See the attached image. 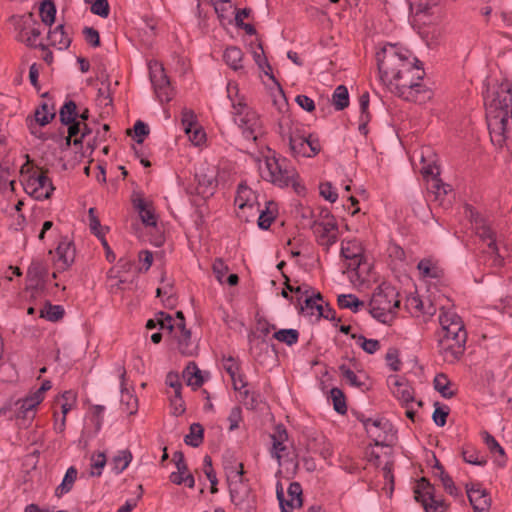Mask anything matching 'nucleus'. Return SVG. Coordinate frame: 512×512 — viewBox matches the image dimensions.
Masks as SVG:
<instances>
[{"instance_id": "obj_53", "label": "nucleus", "mask_w": 512, "mask_h": 512, "mask_svg": "<svg viewBox=\"0 0 512 512\" xmlns=\"http://www.w3.org/2000/svg\"><path fill=\"white\" fill-rule=\"evenodd\" d=\"M429 190L435 195V199L439 200L440 204L443 203V197H445L450 191V186L441 182L438 178L431 179L429 184Z\"/></svg>"}, {"instance_id": "obj_18", "label": "nucleus", "mask_w": 512, "mask_h": 512, "mask_svg": "<svg viewBox=\"0 0 512 512\" xmlns=\"http://www.w3.org/2000/svg\"><path fill=\"white\" fill-rule=\"evenodd\" d=\"M416 501L420 502L426 512H440L443 509V502L434 494V487L425 479H420L415 488Z\"/></svg>"}, {"instance_id": "obj_22", "label": "nucleus", "mask_w": 512, "mask_h": 512, "mask_svg": "<svg viewBox=\"0 0 512 512\" xmlns=\"http://www.w3.org/2000/svg\"><path fill=\"white\" fill-rule=\"evenodd\" d=\"M271 441L272 447L270 454L272 458L277 460L279 466H281L282 461L288 459L291 449L286 429L283 426H277L271 434Z\"/></svg>"}, {"instance_id": "obj_61", "label": "nucleus", "mask_w": 512, "mask_h": 512, "mask_svg": "<svg viewBox=\"0 0 512 512\" xmlns=\"http://www.w3.org/2000/svg\"><path fill=\"white\" fill-rule=\"evenodd\" d=\"M69 136H76L77 134H81L80 140L75 139L74 143L77 144L81 142L82 139L91 134V129L88 127L87 123L77 121L69 126L68 128Z\"/></svg>"}, {"instance_id": "obj_2", "label": "nucleus", "mask_w": 512, "mask_h": 512, "mask_svg": "<svg viewBox=\"0 0 512 512\" xmlns=\"http://www.w3.org/2000/svg\"><path fill=\"white\" fill-rule=\"evenodd\" d=\"M407 306L410 312L416 316H433L440 310L439 323L443 336L455 338L467 337V332L462 318L457 314L449 300L445 297L423 300L419 296H410L407 299Z\"/></svg>"}, {"instance_id": "obj_62", "label": "nucleus", "mask_w": 512, "mask_h": 512, "mask_svg": "<svg viewBox=\"0 0 512 512\" xmlns=\"http://www.w3.org/2000/svg\"><path fill=\"white\" fill-rule=\"evenodd\" d=\"M252 55L255 63L264 74L265 71L272 73L271 66L267 61V58L264 54V50L261 45H258L257 48L253 50Z\"/></svg>"}, {"instance_id": "obj_14", "label": "nucleus", "mask_w": 512, "mask_h": 512, "mask_svg": "<svg viewBox=\"0 0 512 512\" xmlns=\"http://www.w3.org/2000/svg\"><path fill=\"white\" fill-rule=\"evenodd\" d=\"M42 402L32 392L14 401L11 409L16 420L23 426H28L36 416L37 409Z\"/></svg>"}, {"instance_id": "obj_32", "label": "nucleus", "mask_w": 512, "mask_h": 512, "mask_svg": "<svg viewBox=\"0 0 512 512\" xmlns=\"http://www.w3.org/2000/svg\"><path fill=\"white\" fill-rule=\"evenodd\" d=\"M48 40L50 45L58 50H66L72 41L70 33L63 24L57 25L48 32Z\"/></svg>"}, {"instance_id": "obj_51", "label": "nucleus", "mask_w": 512, "mask_h": 512, "mask_svg": "<svg viewBox=\"0 0 512 512\" xmlns=\"http://www.w3.org/2000/svg\"><path fill=\"white\" fill-rule=\"evenodd\" d=\"M57 401L60 403L62 415L66 416L75 407L77 397L73 391H65L57 398Z\"/></svg>"}, {"instance_id": "obj_58", "label": "nucleus", "mask_w": 512, "mask_h": 512, "mask_svg": "<svg viewBox=\"0 0 512 512\" xmlns=\"http://www.w3.org/2000/svg\"><path fill=\"white\" fill-rule=\"evenodd\" d=\"M106 464L107 459L103 452L93 454L90 459L91 475L100 476Z\"/></svg>"}, {"instance_id": "obj_40", "label": "nucleus", "mask_w": 512, "mask_h": 512, "mask_svg": "<svg viewBox=\"0 0 512 512\" xmlns=\"http://www.w3.org/2000/svg\"><path fill=\"white\" fill-rule=\"evenodd\" d=\"M173 461L175 463L177 471L172 472L170 474V480L172 483L176 485H181L183 484V476L189 473L183 453L180 451H176L173 454Z\"/></svg>"}, {"instance_id": "obj_4", "label": "nucleus", "mask_w": 512, "mask_h": 512, "mask_svg": "<svg viewBox=\"0 0 512 512\" xmlns=\"http://www.w3.org/2000/svg\"><path fill=\"white\" fill-rule=\"evenodd\" d=\"M227 96L231 101L235 124L241 129L246 139L257 140L263 133L262 121L258 113L248 107L244 98L239 95L236 83L229 82L227 84Z\"/></svg>"}, {"instance_id": "obj_29", "label": "nucleus", "mask_w": 512, "mask_h": 512, "mask_svg": "<svg viewBox=\"0 0 512 512\" xmlns=\"http://www.w3.org/2000/svg\"><path fill=\"white\" fill-rule=\"evenodd\" d=\"M420 278L426 283H433L442 276V269L433 258H424L417 264Z\"/></svg>"}, {"instance_id": "obj_52", "label": "nucleus", "mask_w": 512, "mask_h": 512, "mask_svg": "<svg viewBox=\"0 0 512 512\" xmlns=\"http://www.w3.org/2000/svg\"><path fill=\"white\" fill-rule=\"evenodd\" d=\"M59 115H60L61 122L64 124L72 125L73 123L77 122L76 121L77 113H76L75 103L72 101L65 103L62 106V108L60 109Z\"/></svg>"}, {"instance_id": "obj_24", "label": "nucleus", "mask_w": 512, "mask_h": 512, "mask_svg": "<svg viewBox=\"0 0 512 512\" xmlns=\"http://www.w3.org/2000/svg\"><path fill=\"white\" fill-rule=\"evenodd\" d=\"M197 191L204 198L212 196L217 187V170L214 166L204 165L196 173Z\"/></svg>"}, {"instance_id": "obj_1", "label": "nucleus", "mask_w": 512, "mask_h": 512, "mask_svg": "<svg viewBox=\"0 0 512 512\" xmlns=\"http://www.w3.org/2000/svg\"><path fill=\"white\" fill-rule=\"evenodd\" d=\"M376 60L379 79L389 92L418 104L432 98V90L423 83L425 72L409 50L386 44L376 53Z\"/></svg>"}, {"instance_id": "obj_6", "label": "nucleus", "mask_w": 512, "mask_h": 512, "mask_svg": "<svg viewBox=\"0 0 512 512\" xmlns=\"http://www.w3.org/2000/svg\"><path fill=\"white\" fill-rule=\"evenodd\" d=\"M511 101L509 90L501 88L487 107L492 138L499 136V142L512 137V113L509 111Z\"/></svg>"}, {"instance_id": "obj_28", "label": "nucleus", "mask_w": 512, "mask_h": 512, "mask_svg": "<svg viewBox=\"0 0 512 512\" xmlns=\"http://www.w3.org/2000/svg\"><path fill=\"white\" fill-rule=\"evenodd\" d=\"M34 122H31L29 127L32 134L41 138L42 135L38 134L37 125L45 126L55 117L54 105L49 102H43L36 110L34 114Z\"/></svg>"}, {"instance_id": "obj_59", "label": "nucleus", "mask_w": 512, "mask_h": 512, "mask_svg": "<svg viewBox=\"0 0 512 512\" xmlns=\"http://www.w3.org/2000/svg\"><path fill=\"white\" fill-rule=\"evenodd\" d=\"M330 397L332 399L334 409L340 414H345L347 406L342 390L336 387L332 388L330 390Z\"/></svg>"}, {"instance_id": "obj_33", "label": "nucleus", "mask_w": 512, "mask_h": 512, "mask_svg": "<svg viewBox=\"0 0 512 512\" xmlns=\"http://www.w3.org/2000/svg\"><path fill=\"white\" fill-rule=\"evenodd\" d=\"M212 271L216 280L222 285L234 286L238 283V276L236 274L231 273L227 276L229 267L221 258L215 259L212 264Z\"/></svg>"}, {"instance_id": "obj_3", "label": "nucleus", "mask_w": 512, "mask_h": 512, "mask_svg": "<svg viewBox=\"0 0 512 512\" xmlns=\"http://www.w3.org/2000/svg\"><path fill=\"white\" fill-rule=\"evenodd\" d=\"M411 10L412 24L417 27L418 33L430 48L438 46L444 37V29L439 26L440 13L438 4L440 0H408Z\"/></svg>"}, {"instance_id": "obj_57", "label": "nucleus", "mask_w": 512, "mask_h": 512, "mask_svg": "<svg viewBox=\"0 0 512 512\" xmlns=\"http://www.w3.org/2000/svg\"><path fill=\"white\" fill-rule=\"evenodd\" d=\"M299 333L296 329H280L274 333V338L289 346L297 343Z\"/></svg>"}, {"instance_id": "obj_8", "label": "nucleus", "mask_w": 512, "mask_h": 512, "mask_svg": "<svg viewBox=\"0 0 512 512\" xmlns=\"http://www.w3.org/2000/svg\"><path fill=\"white\" fill-rule=\"evenodd\" d=\"M371 315L382 323H389L399 307L398 292L388 283H382L374 291L370 300Z\"/></svg>"}, {"instance_id": "obj_42", "label": "nucleus", "mask_w": 512, "mask_h": 512, "mask_svg": "<svg viewBox=\"0 0 512 512\" xmlns=\"http://www.w3.org/2000/svg\"><path fill=\"white\" fill-rule=\"evenodd\" d=\"M433 383L435 390L439 392L442 397L448 399L455 394L453 384L445 374H437Z\"/></svg>"}, {"instance_id": "obj_15", "label": "nucleus", "mask_w": 512, "mask_h": 512, "mask_svg": "<svg viewBox=\"0 0 512 512\" xmlns=\"http://www.w3.org/2000/svg\"><path fill=\"white\" fill-rule=\"evenodd\" d=\"M314 233L320 245L329 248L336 243L338 238V226L335 218L329 211L322 212L321 220L314 225Z\"/></svg>"}, {"instance_id": "obj_27", "label": "nucleus", "mask_w": 512, "mask_h": 512, "mask_svg": "<svg viewBox=\"0 0 512 512\" xmlns=\"http://www.w3.org/2000/svg\"><path fill=\"white\" fill-rule=\"evenodd\" d=\"M75 259V247L67 238L61 240L56 248L55 265L58 270H65Z\"/></svg>"}, {"instance_id": "obj_43", "label": "nucleus", "mask_w": 512, "mask_h": 512, "mask_svg": "<svg viewBox=\"0 0 512 512\" xmlns=\"http://www.w3.org/2000/svg\"><path fill=\"white\" fill-rule=\"evenodd\" d=\"M77 469L73 466L69 467L66 470V473L62 479V482L58 485L56 488V495L58 497L63 496L64 494H67L73 487L75 480L77 478Z\"/></svg>"}, {"instance_id": "obj_23", "label": "nucleus", "mask_w": 512, "mask_h": 512, "mask_svg": "<svg viewBox=\"0 0 512 512\" xmlns=\"http://www.w3.org/2000/svg\"><path fill=\"white\" fill-rule=\"evenodd\" d=\"M467 337L460 338L442 336L439 341V352L448 363H454L463 355Z\"/></svg>"}, {"instance_id": "obj_17", "label": "nucleus", "mask_w": 512, "mask_h": 512, "mask_svg": "<svg viewBox=\"0 0 512 512\" xmlns=\"http://www.w3.org/2000/svg\"><path fill=\"white\" fill-rule=\"evenodd\" d=\"M228 486L232 503L242 512H251L254 509V496L248 483L243 479Z\"/></svg>"}, {"instance_id": "obj_7", "label": "nucleus", "mask_w": 512, "mask_h": 512, "mask_svg": "<svg viewBox=\"0 0 512 512\" xmlns=\"http://www.w3.org/2000/svg\"><path fill=\"white\" fill-rule=\"evenodd\" d=\"M257 166L261 178L275 186L284 188L294 183L296 171L284 158L269 153L258 159Z\"/></svg>"}, {"instance_id": "obj_56", "label": "nucleus", "mask_w": 512, "mask_h": 512, "mask_svg": "<svg viewBox=\"0 0 512 512\" xmlns=\"http://www.w3.org/2000/svg\"><path fill=\"white\" fill-rule=\"evenodd\" d=\"M338 304L341 308L351 309L353 312H357L363 306V302L353 294L339 295Z\"/></svg>"}, {"instance_id": "obj_26", "label": "nucleus", "mask_w": 512, "mask_h": 512, "mask_svg": "<svg viewBox=\"0 0 512 512\" xmlns=\"http://www.w3.org/2000/svg\"><path fill=\"white\" fill-rule=\"evenodd\" d=\"M467 495L475 512H488L491 498L487 491L479 485L467 486Z\"/></svg>"}, {"instance_id": "obj_21", "label": "nucleus", "mask_w": 512, "mask_h": 512, "mask_svg": "<svg viewBox=\"0 0 512 512\" xmlns=\"http://www.w3.org/2000/svg\"><path fill=\"white\" fill-rule=\"evenodd\" d=\"M288 498H285L284 489L280 483L276 486V495L282 512H294L302 506V487L299 483H290L287 490Z\"/></svg>"}, {"instance_id": "obj_49", "label": "nucleus", "mask_w": 512, "mask_h": 512, "mask_svg": "<svg viewBox=\"0 0 512 512\" xmlns=\"http://www.w3.org/2000/svg\"><path fill=\"white\" fill-rule=\"evenodd\" d=\"M41 21L45 25H52L55 21L56 7L53 2L44 0L39 7Z\"/></svg>"}, {"instance_id": "obj_31", "label": "nucleus", "mask_w": 512, "mask_h": 512, "mask_svg": "<svg viewBox=\"0 0 512 512\" xmlns=\"http://www.w3.org/2000/svg\"><path fill=\"white\" fill-rule=\"evenodd\" d=\"M321 301L322 299L319 293H312L310 296H306L304 298V304H301V312L314 319H319L320 317L328 318V315L324 313Z\"/></svg>"}, {"instance_id": "obj_39", "label": "nucleus", "mask_w": 512, "mask_h": 512, "mask_svg": "<svg viewBox=\"0 0 512 512\" xmlns=\"http://www.w3.org/2000/svg\"><path fill=\"white\" fill-rule=\"evenodd\" d=\"M132 454L129 450L123 449L116 452V454L109 461V466L115 474L122 473L131 463Z\"/></svg>"}, {"instance_id": "obj_60", "label": "nucleus", "mask_w": 512, "mask_h": 512, "mask_svg": "<svg viewBox=\"0 0 512 512\" xmlns=\"http://www.w3.org/2000/svg\"><path fill=\"white\" fill-rule=\"evenodd\" d=\"M319 194L330 203H335L338 199V192L331 182L320 183Z\"/></svg>"}, {"instance_id": "obj_25", "label": "nucleus", "mask_w": 512, "mask_h": 512, "mask_svg": "<svg viewBox=\"0 0 512 512\" xmlns=\"http://www.w3.org/2000/svg\"><path fill=\"white\" fill-rule=\"evenodd\" d=\"M388 383L393 396L403 406L408 407L411 403L414 402V389L405 378L399 377L397 375L390 376Z\"/></svg>"}, {"instance_id": "obj_63", "label": "nucleus", "mask_w": 512, "mask_h": 512, "mask_svg": "<svg viewBox=\"0 0 512 512\" xmlns=\"http://www.w3.org/2000/svg\"><path fill=\"white\" fill-rule=\"evenodd\" d=\"M339 371L341 373V376L352 386L356 388H361L364 383L361 381V379L357 376V374L351 370L346 365H341L339 367Z\"/></svg>"}, {"instance_id": "obj_12", "label": "nucleus", "mask_w": 512, "mask_h": 512, "mask_svg": "<svg viewBox=\"0 0 512 512\" xmlns=\"http://www.w3.org/2000/svg\"><path fill=\"white\" fill-rule=\"evenodd\" d=\"M235 205L238 207V216L248 220L250 216L254 217L259 211L258 196L246 184L242 183L238 186Z\"/></svg>"}, {"instance_id": "obj_30", "label": "nucleus", "mask_w": 512, "mask_h": 512, "mask_svg": "<svg viewBox=\"0 0 512 512\" xmlns=\"http://www.w3.org/2000/svg\"><path fill=\"white\" fill-rule=\"evenodd\" d=\"M215 12L222 24L232 23L233 15L236 21H241L240 13H236V9L231 0H211Z\"/></svg>"}, {"instance_id": "obj_20", "label": "nucleus", "mask_w": 512, "mask_h": 512, "mask_svg": "<svg viewBox=\"0 0 512 512\" xmlns=\"http://www.w3.org/2000/svg\"><path fill=\"white\" fill-rule=\"evenodd\" d=\"M181 123L183 130L189 141L194 146L200 147L206 142V133L199 125L194 112L188 108H184L181 112Z\"/></svg>"}, {"instance_id": "obj_34", "label": "nucleus", "mask_w": 512, "mask_h": 512, "mask_svg": "<svg viewBox=\"0 0 512 512\" xmlns=\"http://www.w3.org/2000/svg\"><path fill=\"white\" fill-rule=\"evenodd\" d=\"M265 75L271 80L269 91L273 104L280 112L285 111L287 109V100L280 83L276 80L272 73L265 71Z\"/></svg>"}, {"instance_id": "obj_5", "label": "nucleus", "mask_w": 512, "mask_h": 512, "mask_svg": "<svg viewBox=\"0 0 512 512\" xmlns=\"http://www.w3.org/2000/svg\"><path fill=\"white\" fill-rule=\"evenodd\" d=\"M279 134L295 157H313L321 149L319 140L307 135L302 124L292 121L289 117L283 116L280 120Z\"/></svg>"}, {"instance_id": "obj_36", "label": "nucleus", "mask_w": 512, "mask_h": 512, "mask_svg": "<svg viewBox=\"0 0 512 512\" xmlns=\"http://www.w3.org/2000/svg\"><path fill=\"white\" fill-rule=\"evenodd\" d=\"M225 63L234 71H244L243 52L236 46L227 47L223 54Z\"/></svg>"}, {"instance_id": "obj_47", "label": "nucleus", "mask_w": 512, "mask_h": 512, "mask_svg": "<svg viewBox=\"0 0 512 512\" xmlns=\"http://www.w3.org/2000/svg\"><path fill=\"white\" fill-rule=\"evenodd\" d=\"M135 208L138 210L142 222L146 226L156 225V216L154 212L147 206L144 200L138 199L134 202Z\"/></svg>"}, {"instance_id": "obj_50", "label": "nucleus", "mask_w": 512, "mask_h": 512, "mask_svg": "<svg viewBox=\"0 0 512 512\" xmlns=\"http://www.w3.org/2000/svg\"><path fill=\"white\" fill-rule=\"evenodd\" d=\"M352 338L355 340V344L362 348L368 354H374L380 348L379 341L376 339H368L363 335L357 334H353Z\"/></svg>"}, {"instance_id": "obj_54", "label": "nucleus", "mask_w": 512, "mask_h": 512, "mask_svg": "<svg viewBox=\"0 0 512 512\" xmlns=\"http://www.w3.org/2000/svg\"><path fill=\"white\" fill-rule=\"evenodd\" d=\"M174 316H171L165 312H158L154 318L149 319L146 323V328L151 330L158 328L160 331L167 332V329L164 328V323L169 321L172 323Z\"/></svg>"}, {"instance_id": "obj_44", "label": "nucleus", "mask_w": 512, "mask_h": 512, "mask_svg": "<svg viewBox=\"0 0 512 512\" xmlns=\"http://www.w3.org/2000/svg\"><path fill=\"white\" fill-rule=\"evenodd\" d=\"M88 226L90 231L102 242L108 231V227L102 226L99 219L95 215V209L90 208L88 211Z\"/></svg>"}, {"instance_id": "obj_35", "label": "nucleus", "mask_w": 512, "mask_h": 512, "mask_svg": "<svg viewBox=\"0 0 512 512\" xmlns=\"http://www.w3.org/2000/svg\"><path fill=\"white\" fill-rule=\"evenodd\" d=\"M341 254L345 259L351 260L350 266L359 265L361 262L363 249L356 240H345L341 244Z\"/></svg>"}, {"instance_id": "obj_16", "label": "nucleus", "mask_w": 512, "mask_h": 512, "mask_svg": "<svg viewBox=\"0 0 512 512\" xmlns=\"http://www.w3.org/2000/svg\"><path fill=\"white\" fill-rule=\"evenodd\" d=\"M471 217L473 218L472 223L475 229L476 234L480 237V239L487 243L489 253L494 258L495 265L502 264V258L498 253V248L496 245L495 234L491 229L489 223L485 218H483L479 214H474L471 212Z\"/></svg>"}, {"instance_id": "obj_38", "label": "nucleus", "mask_w": 512, "mask_h": 512, "mask_svg": "<svg viewBox=\"0 0 512 512\" xmlns=\"http://www.w3.org/2000/svg\"><path fill=\"white\" fill-rule=\"evenodd\" d=\"M277 203L274 201H267L265 209L258 211V227L262 230H266L271 226V223L277 215Z\"/></svg>"}, {"instance_id": "obj_46", "label": "nucleus", "mask_w": 512, "mask_h": 512, "mask_svg": "<svg viewBox=\"0 0 512 512\" xmlns=\"http://www.w3.org/2000/svg\"><path fill=\"white\" fill-rule=\"evenodd\" d=\"M183 377L188 386L199 387L203 383L200 369L195 363H189L183 371Z\"/></svg>"}, {"instance_id": "obj_11", "label": "nucleus", "mask_w": 512, "mask_h": 512, "mask_svg": "<svg viewBox=\"0 0 512 512\" xmlns=\"http://www.w3.org/2000/svg\"><path fill=\"white\" fill-rule=\"evenodd\" d=\"M364 427L376 445H388L394 440L395 431L393 425L385 418L366 419Z\"/></svg>"}, {"instance_id": "obj_45", "label": "nucleus", "mask_w": 512, "mask_h": 512, "mask_svg": "<svg viewBox=\"0 0 512 512\" xmlns=\"http://www.w3.org/2000/svg\"><path fill=\"white\" fill-rule=\"evenodd\" d=\"M332 104L337 111H341L349 105V92L346 86L339 85L332 94Z\"/></svg>"}, {"instance_id": "obj_37", "label": "nucleus", "mask_w": 512, "mask_h": 512, "mask_svg": "<svg viewBox=\"0 0 512 512\" xmlns=\"http://www.w3.org/2000/svg\"><path fill=\"white\" fill-rule=\"evenodd\" d=\"M224 471L228 484L243 480V465L234 458H227L224 461Z\"/></svg>"}, {"instance_id": "obj_9", "label": "nucleus", "mask_w": 512, "mask_h": 512, "mask_svg": "<svg viewBox=\"0 0 512 512\" xmlns=\"http://www.w3.org/2000/svg\"><path fill=\"white\" fill-rule=\"evenodd\" d=\"M164 328L170 333L176 342L177 350L183 356H194L198 351V343L192 338L191 331L186 328L185 319L182 312H176L172 323H164Z\"/></svg>"}, {"instance_id": "obj_13", "label": "nucleus", "mask_w": 512, "mask_h": 512, "mask_svg": "<svg viewBox=\"0 0 512 512\" xmlns=\"http://www.w3.org/2000/svg\"><path fill=\"white\" fill-rule=\"evenodd\" d=\"M23 187L27 194L37 200L50 197L54 187L50 179L42 172H33L23 180Z\"/></svg>"}, {"instance_id": "obj_10", "label": "nucleus", "mask_w": 512, "mask_h": 512, "mask_svg": "<svg viewBox=\"0 0 512 512\" xmlns=\"http://www.w3.org/2000/svg\"><path fill=\"white\" fill-rule=\"evenodd\" d=\"M17 39L29 47L41 46L42 25L33 14L14 17Z\"/></svg>"}, {"instance_id": "obj_19", "label": "nucleus", "mask_w": 512, "mask_h": 512, "mask_svg": "<svg viewBox=\"0 0 512 512\" xmlns=\"http://www.w3.org/2000/svg\"><path fill=\"white\" fill-rule=\"evenodd\" d=\"M150 78L155 93L161 102H168L172 99L173 92L170 82L164 73L163 66L157 61L149 64Z\"/></svg>"}, {"instance_id": "obj_55", "label": "nucleus", "mask_w": 512, "mask_h": 512, "mask_svg": "<svg viewBox=\"0 0 512 512\" xmlns=\"http://www.w3.org/2000/svg\"><path fill=\"white\" fill-rule=\"evenodd\" d=\"M203 439V428L200 424L194 423L190 426V432L185 436V443L192 447H198Z\"/></svg>"}, {"instance_id": "obj_41", "label": "nucleus", "mask_w": 512, "mask_h": 512, "mask_svg": "<svg viewBox=\"0 0 512 512\" xmlns=\"http://www.w3.org/2000/svg\"><path fill=\"white\" fill-rule=\"evenodd\" d=\"M121 406L123 411L132 415L137 412L138 399L137 397L127 388L124 387V381L121 382Z\"/></svg>"}, {"instance_id": "obj_48", "label": "nucleus", "mask_w": 512, "mask_h": 512, "mask_svg": "<svg viewBox=\"0 0 512 512\" xmlns=\"http://www.w3.org/2000/svg\"><path fill=\"white\" fill-rule=\"evenodd\" d=\"M64 315V308L61 305L46 303L40 309V317L51 322H56Z\"/></svg>"}, {"instance_id": "obj_64", "label": "nucleus", "mask_w": 512, "mask_h": 512, "mask_svg": "<svg viewBox=\"0 0 512 512\" xmlns=\"http://www.w3.org/2000/svg\"><path fill=\"white\" fill-rule=\"evenodd\" d=\"M482 440L486 444L489 451L496 455L504 456V449L501 447V445L498 443V441L488 432L484 431L481 434Z\"/></svg>"}]
</instances>
